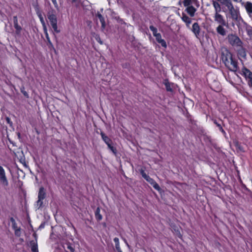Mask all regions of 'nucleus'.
I'll return each mask as SVG.
<instances>
[{
  "instance_id": "obj_26",
  "label": "nucleus",
  "mask_w": 252,
  "mask_h": 252,
  "mask_svg": "<svg viewBox=\"0 0 252 252\" xmlns=\"http://www.w3.org/2000/svg\"><path fill=\"white\" fill-rule=\"evenodd\" d=\"M149 28L150 30L153 32V34L154 36H156V34H158L159 33H158L157 29L153 25H151Z\"/></svg>"
},
{
  "instance_id": "obj_32",
  "label": "nucleus",
  "mask_w": 252,
  "mask_h": 252,
  "mask_svg": "<svg viewBox=\"0 0 252 252\" xmlns=\"http://www.w3.org/2000/svg\"><path fill=\"white\" fill-rule=\"evenodd\" d=\"M15 235L17 237H20L21 236V228L20 227H17L16 229H14Z\"/></svg>"
},
{
  "instance_id": "obj_27",
  "label": "nucleus",
  "mask_w": 252,
  "mask_h": 252,
  "mask_svg": "<svg viewBox=\"0 0 252 252\" xmlns=\"http://www.w3.org/2000/svg\"><path fill=\"white\" fill-rule=\"evenodd\" d=\"M14 27L16 29V33L18 35H20L22 31V27L19 26V24L15 25Z\"/></svg>"
},
{
  "instance_id": "obj_46",
  "label": "nucleus",
  "mask_w": 252,
  "mask_h": 252,
  "mask_svg": "<svg viewBox=\"0 0 252 252\" xmlns=\"http://www.w3.org/2000/svg\"><path fill=\"white\" fill-rule=\"evenodd\" d=\"M117 252H123L122 251V250H121V248H120V249H117Z\"/></svg>"
},
{
  "instance_id": "obj_24",
  "label": "nucleus",
  "mask_w": 252,
  "mask_h": 252,
  "mask_svg": "<svg viewBox=\"0 0 252 252\" xmlns=\"http://www.w3.org/2000/svg\"><path fill=\"white\" fill-rule=\"evenodd\" d=\"M31 249L33 252H38L37 245L34 242H31Z\"/></svg>"
},
{
  "instance_id": "obj_13",
  "label": "nucleus",
  "mask_w": 252,
  "mask_h": 252,
  "mask_svg": "<svg viewBox=\"0 0 252 252\" xmlns=\"http://www.w3.org/2000/svg\"><path fill=\"white\" fill-rule=\"evenodd\" d=\"M220 2L222 4L225 5L227 7L229 11H230L234 8L232 2L230 1L229 0H224L220 1Z\"/></svg>"
},
{
  "instance_id": "obj_3",
  "label": "nucleus",
  "mask_w": 252,
  "mask_h": 252,
  "mask_svg": "<svg viewBox=\"0 0 252 252\" xmlns=\"http://www.w3.org/2000/svg\"><path fill=\"white\" fill-rule=\"evenodd\" d=\"M228 42L232 46L235 47H242L243 42L240 38L234 34H229L227 36Z\"/></svg>"
},
{
  "instance_id": "obj_35",
  "label": "nucleus",
  "mask_w": 252,
  "mask_h": 252,
  "mask_svg": "<svg viewBox=\"0 0 252 252\" xmlns=\"http://www.w3.org/2000/svg\"><path fill=\"white\" fill-rule=\"evenodd\" d=\"M235 146L241 152H244L243 148L239 144L238 142L235 143Z\"/></svg>"
},
{
  "instance_id": "obj_40",
  "label": "nucleus",
  "mask_w": 252,
  "mask_h": 252,
  "mask_svg": "<svg viewBox=\"0 0 252 252\" xmlns=\"http://www.w3.org/2000/svg\"><path fill=\"white\" fill-rule=\"evenodd\" d=\"M148 182H149L152 185L153 184V183H155L156 182L151 178L149 177V178L146 180Z\"/></svg>"
},
{
  "instance_id": "obj_36",
  "label": "nucleus",
  "mask_w": 252,
  "mask_h": 252,
  "mask_svg": "<svg viewBox=\"0 0 252 252\" xmlns=\"http://www.w3.org/2000/svg\"><path fill=\"white\" fill-rule=\"evenodd\" d=\"M152 186L153 188L157 190H159L160 189L159 185L156 182L153 183Z\"/></svg>"
},
{
  "instance_id": "obj_33",
  "label": "nucleus",
  "mask_w": 252,
  "mask_h": 252,
  "mask_svg": "<svg viewBox=\"0 0 252 252\" xmlns=\"http://www.w3.org/2000/svg\"><path fill=\"white\" fill-rule=\"evenodd\" d=\"M37 15H38V16L39 19H40L41 23L42 24V25H44V24H45V22L44 21V18H43V16H42V14L38 12L37 13Z\"/></svg>"
},
{
  "instance_id": "obj_8",
  "label": "nucleus",
  "mask_w": 252,
  "mask_h": 252,
  "mask_svg": "<svg viewBox=\"0 0 252 252\" xmlns=\"http://www.w3.org/2000/svg\"><path fill=\"white\" fill-rule=\"evenodd\" d=\"M200 30L201 29L198 23L195 22L193 24L191 31L196 37L199 36Z\"/></svg>"
},
{
  "instance_id": "obj_21",
  "label": "nucleus",
  "mask_w": 252,
  "mask_h": 252,
  "mask_svg": "<svg viewBox=\"0 0 252 252\" xmlns=\"http://www.w3.org/2000/svg\"><path fill=\"white\" fill-rule=\"evenodd\" d=\"M100 209L99 207H97L95 211V217L97 220H100L102 219V217L101 215L100 214Z\"/></svg>"
},
{
  "instance_id": "obj_19",
  "label": "nucleus",
  "mask_w": 252,
  "mask_h": 252,
  "mask_svg": "<svg viewBox=\"0 0 252 252\" xmlns=\"http://www.w3.org/2000/svg\"><path fill=\"white\" fill-rule=\"evenodd\" d=\"M118 22L120 24L121 28L124 29L125 32L126 30V27H127V28L128 27L132 28H133L130 25H127L122 19H120L119 17H118Z\"/></svg>"
},
{
  "instance_id": "obj_43",
  "label": "nucleus",
  "mask_w": 252,
  "mask_h": 252,
  "mask_svg": "<svg viewBox=\"0 0 252 252\" xmlns=\"http://www.w3.org/2000/svg\"><path fill=\"white\" fill-rule=\"evenodd\" d=\"M21 92L22 93V94H24V95L25 96H26L27 98L29 97L28 94V93L26 91L21 90Z\"/></svg>"
},
{
  "instance_id": "obj_47",
  "label": "nucleus",
  "mask_w": 252,
  "mask_h": 252,
  "mask_svg": "<svg viewBox=\"0 0 252 252\" xmlns=\"http://www.w3.org/2000/svg\"><path fill=\"white\" fill-rule=\"evenodd\" d=\"M125 242H126V245H127L128 247H129V245L128 244V243L126 242V240H125Z\"/></svg>"
},
{
  "instance_id": "obj_41",
  "label": "nucleus",
  "mask_w": 252,
  "mask_h": 252,
  "mask_svg": "<svg viewBox=\"0 0 252 252\" xmlns=\"http://www.w3.org/2000/svg\"><path fill=\"white\" fill-rule=\"evenodd\" d=\"M43 26V30H44V32L45 34V35H46V34H48V32H47V27H46V24H44V25H42Z\"/></svg>"
},
{
  "instance_id": "obj_17",
  "label": "nucleus",
  "mask_w": 252,
  "mask_h": 252,
  "mask_svg": "<svg viewBox=\"0 0 252 252\" xmlns=\"http://www.w3.org/2000/svg\"><path fill=\"white\" fill-rule=\"evenodd\" d=\"M186 10L191 17H193L194 15L196 9L192 5L187 7Z\"/></svg>"
},
{
  "instance_id": "obj_20",
  "label": "nucleus",
  "mask_w": 252,
  "mask_h": 252,
  "mask_svg": "<svg viewBox=\"0 0 252 252\" xmlns=\"http://www.w3.org/2000/svg\"><path fill=\"white\" fill-rule=\"evenodd\" d=\"M64 248L67 251V252H74V249L72 244L67 243L64 246Z\"/></svg>"
},
{
  "instance_id": "obj_14",
  "label": "nucleus",
  "mask_w": 252,
  "mask_h": 252,
  "mask_svg": "<svg viewBox=\"0 0 252 252\" xmlns=\"http://www.w3.org/2000/svg\"><path fill=\"white\" fill-rule=\"evenodd\" d=\"M245 8L246 10L250 16V17H252V3L251 2H247L245 4Z\"/></svg>"
},
{
  "instance_id": "obj_25",
  "label": "nucleus",
  "mask_w": 252,
  "mask_h": 252,
  "mask_svg": "<svg viewBox=\"0 0 252 252\" xmlns=\"http://www.w3.org/2000/svg\"><path fill=\"white\" fill-rule=\"evenodd\" d=\"M213 122H214V123L216 125V126L218 127L219 129H220V130L223 133V134H225V131L223 130V129L222 128L221 125L220 124H219L216 120H213Z\"/></svg>"
},
{
  "instance_id": "obj_45",
  "label": "nucleus",
  "mask_w": 252,
  "mask_h": 252,
  "mask_svg": "<svg viewBox=\"0 0 252 252\" xmlns=\"http://www.w3.org/2000/svg\"><path fill=\"white\" fill-rule=\"evenodd\" d=\"M233 1L237 2H240L242 0H233Z\"/></svg>"
},
{
  "instance_id": "obj_2",
  "label": "nucleus",
  "mask_w": 252,
  "mask_h": 252,
  "mask_svg": "<svg viewBox=\"0 0 252 252\" xmlns=\"http://www.w3.org/2000/svg\"><path fill=\"white\" fill-rule=\"evenodd\" d=\"M47 17L54 32L56 33H59L60 31L58 29L57 19L55 14V11L53 9L49 11L47 13Z\"/></svg>"
},
{
  "instance_id": "obj_29",
  "label": "nucleus",
  "mask_w": 252,
  "mask_h": 252,
  "mask_svg": "<svg viewBox=\"0 0 252 252\" xmlns=\"http://www.w3.org/2000/svg\"><path fill=\"white\" fill-rule=\"evenodd\" d=\"M10 220L11 222L12 223V227L13 229H16L17 227H18L17 226V224L15 221V220H14V219L13 218H12V217L10 218Z\"/></svg>"
},
{
  "instance_id": "obj_38",
  "label": "nucleus",
  "mask_w": 252,
  "mask_h": 252,
  "mask_svg": "<svg viewBox=\"0 0 252 252\" xmlns=\"http://www.w3.org/2000/svg\"><path fill=\"white\" fill-rule=\"evenodd\" d=\"M13 24L14 26L18 24V18L17 16H14L13 17Z\"/></svg>"
},
{
  "instance_id": "obj_34",
  "label": "nucleus",
  "mask_w": 252,
  "mask_h": 252,
  "mask_svg": "<svg viewBox=\"0 0 252 252\" xmlns=\"http://www.w3.org/2000/svg\"><path fill=\"white\" fill-rule=\"evenodd\" d=\"M140 173L142 177L145 179L147 180V179L149 178V176L147 175L146 173L145 172L144 170L143 169L140 170Z\"/></svg>"
},
{
  "instance_id": "obj_30",
  "label": "nucleus",
  "mask_w": 252,
  "mask_h": 252,
  "mask_svg": "<svg viewBox=\"0 0 252 252\" xmlns=\"http://www.w3.org/2000/svg\"><path fill=\"white\" fill-rule=\"evenodd\" d=\"M114 241L115 243V247H116V250L120 249L119 238L117 237H115L114 239Z\"/></svg>"
},
{
  "instance_id": "obj_48",
  "label": "nucleus",
  "mask_w": 252,
  "mask_h": 252,
  "mask_svg": "<svg viewBox=\"0 0 252 252\" xmlns=\"http://www.w3.org/2000/svg\"><path fill=\"white\" fill-rule=\"evenodd\" d=\"M76 0H71L72 2H75Z\"/></svg>"
},
{
  "instance_id": "obj_18",
  "label": "nucleus",
  "mask_w": 252,
  "mask_h": 252,
  "mask_svg": "<svg viewBox=\"0 0 252 252\" xmlns=\"http://www.w3.org/2000/svg\"><path fill=\"white\" fill-rule=\"evenodd\" d=\"M245 28L248 35L250 38H252V27L247 24H245Z\"/></svg>"
},
{
  "instance_id": "obj_22",
  "label": "nucleus",
  "mask_w": 252,
  "mask_h": 252,
  "mask_svg": "<svg viewBox=\"0 0 252 252\" xmlns=\"http://www.w3.org/2000/svg\"><path fill=\"white\" fill-rule=\"evenodd\" d=\"M45 36H46V38L47 40V42H48L47 43V45H48L49 49H50L51 50L53 49V50H55V49L54 47V46H53L52 43L51 42V41L50 40V37L49 36L48 34H46Z\"/></svg>"
},
{
  "instance_id": "obj_1",
  "label": "nucleus",
  "mask_w": 252,
  "mask_h": 252,
  "mask_svg": "<svg viewBox=\"0 0 252 252\" xmlns=\"http://www.w3.org/2000/svg\"><path fill=\"white\" fill-rule=\"evenodd\" d=\"M222 62L230 71L236 72L238 69V62L233 57L232 54L226 50L221 55Z\"/></svg>"
},
{
  "instance_id": "obj_7",
  "label": "nucleus",
  "mask_w": 252,
  "mask_h": 252,
  "mask_svg": "<svg viewBox=\"0 0 252 252\" xmlns=\"http://www.w3.org/2000/svg\"><path fill=\"white\" fill-rule=\"evenodd\" d=\"M224 27H228L227 25H219L216 28V32L217 33L222 36H225L227 34V30L224 28Z\"/></svg>"
},
{
  "instance_id": "obj_31",
  "label": "nucleus",
  "mask_w": 252,
  "mask_h": 252,
  "mask_svg": "<svg viewBox=\"0 0 252 252\" xmlns=\"http://www.w3.org/2000/svg\"><path fill=\"white\" fill-rule=\"evenodd\" d=\"M191 3V0H184L183 1L184 6L187 7L192 6Z\"/></svg>"
},
{
  "instance_id": "obj_6",
  "label": "nucleus",
  "mask_w": 252,
  "mask_h": 252,
  "mask_svg": "<svg viewBox=\"0 0 252 252\" xmlns=\"http://www.w3.org/2000/svg\"><path fill=\"white\" fill-rule=\"evenodd\" d=\"M214 21L219 25H227V22L220 13L214 14Z\"/></svg>"
},
{
  "instance_id": "obj_16",
  "label": "nucleus",
  "mask_w": 252,
  "mask_h": 252,
  "mask_svg": "<svg viewBox=\"0 0 252 252\" xmlns=\"http://www.w3.org/2000/svg\"><path fill=\"white\" fill-rule=\"evenodd\" d=\"M100 135L102 140L106 143L107 145L108 144H112V140L107 136H106L103 132H101Z\"/></svg>"
},
{
  "instance_id": "obj_44",
  "label": "nucleus",
  "mask_w": 252,
  "mask_h": 252,
  "mask_svg": "<svg viewBox=\"0 0 252 252\" xmlns=\"http://www.w3.org/2000/svg\"><path fill=\"white\" fill-rule=\"evenodd\" d=\"M96 40L100 44H102V41L100 40V37H97L96 38Z\"/></svg>"
},
{
  "instance_id": "obj_23",
  "label": "nucleus",
  "mask_w": 252,
  "mask_h": 252,
  "mask_svg": "<svg viewBox=\"0 0 252 252\" xmlns=\"http://www.w3.org/2000/svg\"><path fill=\"white\" fill-rule=\"evenodd\" d=\"M238 48H239L238 52L239 55L242 58H245L246 57V53L245 49L243 48V46L242 45V47Z\"/></svg>"
},
{
  "instance_id": "obj_4",
  "label": "nucleus",
  "mask_w": 252,
  "mask_h": 252,
  "mask_svg": "<svg viewBox=\"0 0 252 252\" xmlns=\"http://www.w3.org/2000/svg\"><path fill=\"white\" fill-rule=\"evenodd\" d=\"M46 192L45 189L43 187H41L39 189L38 194V200L36 202L37 206L38 208L42 207L43 204V200L45 198Z\"/></svg>"
},
{
  "instance_id": "obj_5",
  "label": "nucleus",
  "mask_w": 252,
  "mask_h": 252,
  "mask_svg": "<svg viewBox=\"0 0 252 252\" xmlns=\"http://www.w3.org/2000/svg\"><path fill=\"white\" fill-rule=\"evenodd\" d=\"M0 181L3 186L8 185V181L5 175V172L3 168L0 165Z\"/></svg>"
},
{
  "instance_id": "obj_37",
  "label": "nucleus",
  "mask_w": 252,
  "mask_h": 252,
  "mask_svg": "<svg viewBox=\"0 0 252 252\" xmlns=\"http://www.w3.org/2000/svg\"><path fill=\"white\" fill-rule=\"evenodd\" d=\"M5 120H6V123L8 124H9L10 126H12L13 123L9 117H6Z\"/></svg>"
},
{
  "instance_id": "obj_11",
  "label": "nucleus",
  "mask_w": 252,
  "mask_h": 252,
  "mask_svg": "<svg viewBox=\"0 0 252 252\" xmlns=\"http://www.w3.org/2000/svg\"><path fill=\"white\" fill-rule=\"evenodd\" d=\"M155 37H156L157 41L158 43L160 44L162 47L165 48L166 47V43L164 39L161 38V35L160 33H159L158 34H156V36Z\"/></svg>"
},
{
  "instance_id": "obj_28",
  "label": "nucleus",
  "mask_w": 252,
  "mask_h": 252,
  "mask_svg": "<svg viewBox=\"0 0 252 252\" xmlns=\"http://www.w3.org/2000/svg\"><path fill=\"white\" fill-rule=\"evenodd\" d=\"M107 146H108V148L112 151V152L114 155H116L117 154V151L116 150V148L115 147H114V146H113L112 145V144H108V145H107Z\"/></svg>"
},
{
  "instance_id": "obj_42",
  "label": "nucleus",
  "mask_w": 252,
  "mask_h": 252,
  "mask_svg": "<svg viewBox=\"0 0 252 252\" xmlns=\"http://www.w3.org/2000/svg\"><path fill=\"white\" fill-rule=\"evenodd\" d=\"M51 0L53 2V3L55 7L57 8L58 7V4L57 0Z\"/></svg>"
},
{
  "instance_id": "obj_10",
  "label": "nucleus",
  "mask_w": 252,
  "mask_h": 252,
  "mask_svg": "<svg viewBox=\"0 0 252 252\" xmlns=\"http://www.w3.org/2000/svg\"><path fill=\"white\" fill-rule=\"evenodd\" d=\"M182 20L186 23L188 28H190V25L191 23V19L184 13L182 14Z\"/></svg>"
},
{
  "instance_id": "obj_15",
  "label": "nucleus",
  "mask_w": 252,
  "mask_h": 252,
  "mask_svg": "<svg viewBox=\"0 0 252 252\" xmlns=\"http://www.w3.org/2000/svg\"><path fill=\"white\" fill-rule=\"evenodd\" d=\"M213 5L215 9V13H219L221 11V7L218 1H213Z\"/></svg>"
},
{
  "instance_id": "obj_39",
  "label": "nucleus",
  "mask_w": 252,
  "mask_h": 252,
  "mask_svg": "<svg viewBox=\"0 0 252 252\" xmlns=\"http://www.w3.org/2000/svg\"><path fill=\"white\" fill-rule=\"evenodd\" d=\"M166 89L167 91L171 92L172 91V89L171 88L170 85L168 83L165 84Z\"/></svg>"
},
{
  "instance_id": "obj_12",
  "label": "nucleus",
  "mask_w": 252,
  "mask_h": 252,
  "mask_svg": "<svg viewBox=\"0 0 252 252\" xmlns=\"http://www.w3.org/2000/svg\"><path fill=\"white\" fill-rule=\"evenodd\" d=\"M96 17L98 18L101 24V29L103 30L105 28V22L102 15L99 13L97 12L96 14Z\"/></svg>"
},
{
  "instance_id": "obj_9",
  "label": "nucleus",
  "mask_w": 252,
  "mask_h": 252,
  "mask_svg": "<svg viewBox=\"0 0 252 252\" xmlns=\"http://www.w3.org/2000/svg\"><path fill=\"white\" fill-rule=\"evenodd\" d=\"M229 13L231 15V18L235 21H239L241 17L240 16V14L239 10L236 9H233L229 11Z\"/></svg>"
}]
</instances>
